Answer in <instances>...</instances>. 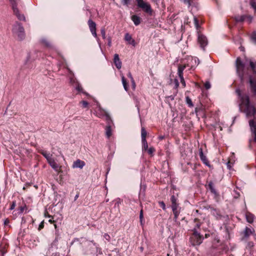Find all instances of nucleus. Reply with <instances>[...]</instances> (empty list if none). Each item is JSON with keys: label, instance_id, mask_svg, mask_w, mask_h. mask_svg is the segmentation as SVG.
I'll list each match as a JSON object with an SVG mask.
<instances>
[{"label": "nucleus", "instance_id": "f257e3e1", "mask_svg": "<svg viewBox=\"0 0 256 256\" xmlns=\"http://www.w3.org/2000/svg\"><path fill=\"white\" fill-rule=\"evenodd\" d=\"M236 92L239 96L240 102L239 108L240 112L244 113L248 118L254 117V120H250L249 124L252 134L254 141L256 142V109L250 104L249 97L246 94H242L239 89L236 90Z\"/></svg>", "mask_w": 256, "mask_h": 256}, {"label": "nucleus", "instance_id": "f03ea898", "mask_svg": "<svg viewBox=\"0 0 256 256\" xmlns=\"http://www.w3.org/2000/svg\"><path fill=\"white\" fill-rule=\"evenodd\" d=\"M236 72L243 80L245 76V70L251 71L256 76V60L254 58H246L243 63L240 58H238L236 62Z\"/></svg>", "mask_w": 256, "mask_h": 256}, {"label": "nucleus", "instance_id": "7ed1b4c3", "mask_svg": "<svg viewBox=\"0 0 256 256\" xmlns=\"http://www.w3.org/2000/svg\"><path fill=\"white\" fill-rule=\"evenodd\" d=\"M194 23L198 34V42L200 47L204 48L208 44V40L205 36L200 32V28L198 26V20L196 18H194Z\"/></svg>", "mask_w": 256, "mask_h": 256}, {"label": "nucleus", "instance_id": "20e7f679", "mask_svg": "<svg viewBox=\"0 0 256 256\" xmlns=\"http://www.w3.org/2000/svg\"><path fill=\"white\" fill-rule=\"evenodd\" d=\"M68 74V77L70 80V83L72 84L74 87L75 88V89L79 92H82L86 95H88V94L86 92H84L82 88V86L80 85V84L78 82L77 80L74 78V75L72 72L69 69L67 68Z\"/></svg>", "mask_w": 256, "mask_h": 256}, {"label": "nucleus", "instance_id": "39448f33", "mask_svg": "<svg viewBox=\"0 0 256 256\" xmlns=\"http://www.w3.org/2000/svg\"><path fill=\"white\" fill-rule=\"evenodd\" d=\"M193 233L190 238V242L193 246L200 245L202 242L203 237L200 232L194 228Z\"/></svg>", "mask_w": 256, "mask_h": 256}, {"label": "nucleus", "instance_id": "423d86ee", "mask_svg": "<svg viewBox=\"0 0 256 256\" xmlns=\"http://www.w3.org/2000/svg\"><path fill=\"white\" fill-rule=\"evenodd\" d=\"M12 32L20 40H22L25 37L24 28L18 22H16L12 28Z\"/></svg>", "mask_w": 256, "mask_h": 256}, {"label": "nucleus", "instance_id": "0eeeda50", "mask_svg": "<svg viewBox=\"0 0 256 256\" xmlns=\"http://www.w3.org/2000/svg\"><path fill=\"white\" fill-rule=\"evenodd\" d=\"M138 6L141 8L144 12L148 13L150 15L152 14V10L150 6L144 0H136Z\"/></svg>", "mask_w": 256, "mask_h": 256}, {"label": "nucleus", "instance_id": "6e6552de", "mask_svg": "<svg viewBox=\"0 0 256 256\" xmlns=\"http://www.w3.org/2000/svg\"><path fill=\"white\" fill-rule=\"evenodd\" d=\"M106 124L105 128L106 136L108 138H109L112 135V129L114 125L110 116H106Z\"/></svg>", "mask_w": 256, "mask_h": 256}, {"label": "nucleus", "instance_id": "1a4fd4ad", "mask_svg": "<svg viewBox=\"0 0 256 256\" xmlns=\"http://www.w3.org/2000/svg\"><path fill=\"white\" fill-rule=\"evenodd\" d=\"M252 16L249 14L237 16L235 17V20L236 22H247L248 24H250L252 22Z\"/></svg>", "mask_w": 256, "mask_h": 256}, {"label": "nucleus", "instance_id": "9d476101", "mask_svg": "<svg viewBox=\"0 0 256 256\" xmlns=\"http://www.w3.org/2000/svg\"><path fill=\"white\" fill-rule=\"evenodd\" d=\"M18 0H10L12 4V8L14 14L16 15L18 18L20 20H24L25 17L23 14H20L19 13L18 10L17 8V2Z\"/></svg>", "mask_w": 256, "mask_h": 256}, {"label": "nucleus", "instance_id": "9b49d317", "mask_svg": "<svg viewBox=\"0 0 256 256\" xmlns=\"http://www.w3.org/2000/svg\"><path fill=\"white\" fill-rule=\"evenodd\" d=\"M146 131L145 130L144 128H142L141 132V136L142 142V150L143 152H146V150L148 149V144L146 140Z\"/></svg>", "mask_w": 256, "mask_h": 256}, {"label": "nucleus", "instance_id": "f8f14e48", "mask_svg": "<svg viewBox=\"0 0 256 256\" xmlns=\"http://www.w3.org/2000/svg\"><path fill=\"white\" fill-rule=\"evenodd\" d=\"M88 24L89 26V28L90 32L92 36L96 38V40L99 44L100 47V39L97 36V34L96 32V24L92 20H89L88 21Z\"/></svg>", "mask_w": 256, "mask_h": 256}, {"label": "nucleus", "instance_id": "ddd939ff", "mask_svg": "<svg viewBox=\"0 0 256 256\" xmlns=\"http://www.w3.org/2000/svg\"><path fill=\"white\" fill-rule=\"evenodd\" d=\"M96 106H97L94 110L96 116L99 118L105 116L106 120V116H110L106 110L100 108L98 102H96Z\"/></svg>", "mask_w": 256, "mask_h": 256}, {"label": "nucleus", "instance_id": "4468645a", "mask_svg": "<svg viewBox=\"0 0 256 256\" xmlns=\"http://www.w3.org/2000/svg\"><path fill=\"white\" fill-rule=\"evenodd\" d=\"M88 248H86L84 252V254L88 255L92 254L94 252L95 248H97V244L94 242V241L88 242L87 244Z\"/></svg>", "mask_w": 256, "mask_h": 256}, {"label": "nucleus", "instance_id": "2eb2a0df", "mask_svg": "<svg viewBox=\"0 0 256 256\" xmlns=\"http://www.w3.org/2000/svg\"><path fill=\"white\" fill-rule=\"evenodd\" d=\"M85 164H86L84 162L78 159L73 162L72 166L74 168H80L82 169L85 166Z\"/></svg>", "mask_w": 256, "mask_h": 256}, {"label": "nucleus", "instance_id": "dca6fc26", "mask_svg": "<svg viewBox=\"0 0 256 256\" xmlns=\"http://www.w3.org/2000/svg\"><path fill=\"white\" fill-rule=\"evenodd\" d=\"M250 90L254 95L256 94V80H254L252 77L250 78Z\"/></svg>", "mask_w": 256, "mask_h": 256}, {"label": "nucleus", "instance_id": "f3484780", "mask_svg": "<svg viewBox=\"0 0 256 256\" xmlns=\"http://www.w3.org/2000/svg\"><path fill=\"white\" fill-rule=\"evenodd\" d=\"M48 163L56 172H59L60 167L56 163L53 158L48 162Z\"/></svg>", "mask_w": 256, "mask_h": 256}, {"label": "nucleus", "instance_id": "a211bd4d", "mask_svg": "<svg viewBox=\"0 0 256 256\" xmlns=\"http://www.w3.org/2000/svg\"><path fill=\"white\" fill-rule=\"evenodd\" d=\"M114 62L117 68L120 69L122 68V62L119 58L118 54H114Z\"/></svg>", "mask_w": 256, "mask_h": 256}, {"label": "nucleus", "instance_id": "6ab92c4d", "mask_svg": "<svg viewBox=\"0 0 256 256\" xmlns=\"http://www.w3.org/2000/svg\"><path fill=\"white\" fill-rule=\"evenodd\" d=\"M124 40L128 42L129 44H132L133 46H135V40L132 38V36L129 34L126 33L125 34Z\"/></svg>", "mask_w": 256, "mask_h": 256}, {"label": "nucleus", "instance_id": "aec40b11", "mask_svg": "<svg viewBox=\"0 0 256 256\" xmlns=\"http://www.w3.org/2000/svg\"><path fill=\"white\" fill-rule=\"evenodd\" d=\"M39 152L46 159L48 162L52 159V154L44 150H40Z\"/></svg>", "mask_w": 256, "mask_h": 256}, {"label": "nucleus", "instance_id": "412c9836", "mask_svg": "<svg viewBox=\"0 0 256 256\" xmlns=\"http://www.w3.org/2000/svg\"><path fill=\"white\" fill-rule=\"evenodd\" d=\"M131 20L134 22L135 26H137L140 24L141 18L137 15L134 14L131 16Z\"/></svg>", "mask_w": 256, "mask_h": 256}, {"label": "nucleus", "instance_id": "4be33fe9", "mask_svg": "<svg viewBox=\"0 0 256 256\" xmlns=\"http://www.w3.org/2000/svg\"><path fill=\"white\" fill-rule=\"evenodd\" d=\"M200 160L202 161V162L205 164H206V166L210 167V164H209V162H208L206 157L205 156H204L202 149H200Z\"/></svg>", "mask_w": 256, "mask_h": 256}, {"label": "nucleus", "instance_id": "5701e85b", "mask_svg": "<svg viewBox=\"0 0 256 256\" xmlns=\"http://www.w3.org/2000/svg\"><path fill=\"white\" fill-rule=\"evenodd\" d=\"M36 54V52H31L30 53H28L26 58V63L28 62L30 60H34L35 58H36L38 57V56H35Z\"/></svg>", "mask_w": 256, "mask_h": 256}, {"label": "nucleus", "instance_id": "b1692460", "mask_svg": "<svg viewBox=\"0 0 256 256\" xmlns=\"http://www.w3.org/2000/svg\"><path fill=\"white\" fill-rule=\"evenodd\" d=\"M58 248V244H54V242H52V243L50 244V246L49 248L48 251L46 254V256H48V254H50L54 250H56Z\"/></svg>", "mask_w": 256, "mask_h": 256}, {"label": "nucleus", "instance_id": "393cba45", "mask_svg": "<svg viewBox=\"0 0 256 256\" xmlns=\"http://www.w3.org/2000/svg\"><path fill=\"white\" fill-rule=\"evenodd\" d=\"M18 214H22L23 212L26 213L28 212V208L26 204L22 205L19 206L17 210Z\"/></svg>", "mask_w": 256, "mask_h": 256}, {"label": "nucleus", "instance_id": "a878e982", "mask_svg": "<svg viewBox=\"0 0 256 256\" xmlns=\"http://www.w3.org/2000/svg\"><path fill=\"white\" fill-rule=\"evenodd\" d=\"M40 42L42 44L44 45L48 48H52V46L50 42H49L46 38H42L41 39Z\"/></svg>", "mask_w": 256, "mask_h": 256}, {"label": "nucleus", "instance_id": "bb28decb", "mask_svg": "<svg viewBox=\"0 0 256 256\" xmlns=\"http://www.w3.org/2000/svg\"><path fill=\"white\" fill-rule=\"evenodd\" d=\"M186 65H180L178 67V76H183V71L186 68Z\"/></svg>", "mask_w": 256, "mask_h": 256}, {"label": "nucleus", "instance_id": "cd10ccee", "mask_svg": "<svg viewBox=\"0 0 256 256\" xmlns=\"http://www.w3.org/2000/svg\"><path fill=\"white\" fill-rule=\"evenodd\" d=\"M122 80L124 88V90L127 92L128 90V84L126 82V78H124L123 75H122Z\"/></svg>", "mask_w": 256, "mask_h": 256}, {"label": "nucleus", "instance_id": "c85d7f7f", "mask_svg": "<svg viewBox=\"0 0 256 256\" xmlns=\"http://www.w3.org/2000/svg\"><path fill=\"white\" fill-rule=\"evenodd\" d=\"M247 221L250 223H252L254 221V216L251 214H246Z\"/></svg>", "mask_w": 256, "mask_h": 256}, {"label": "nucleus", "instance_id": "c756f323", "mask_svg": "<svg viewBox=\"0 0 256 256\" xmlns=\"http://www.w3.org/2000/svg\"><path fill=\"white\" fill-rule=\"evenodd\" d=\"M186 104L188 106H190V107L194 106V104L192 101V100L190 99V98L189 96H186Z\"/></svg>", "mask_w": 256, "mask_h": 256}, {"label": "nucleus", "instance_id": "7c9ffc66", "mask_svg": "<svg viewBox=\"0 0 256 256\" xmlns=\"http://www.w3.org/2000/svg\"><path fill=\"white\" fill-rule=\"evenodd\" d=\"M252 232L250 228L246 227L244 230V235L246 236H248L250 234H251Z\"/></svg>", "mask_w": 256, "mask_h": 256}, {"label": "nucleus", "instance_id": "2f4dec72", "mask_svg": "<svg viewBox=\"0 0 256 256\" xmlns=\"http://www.w3.org/2000/svg\"><path fill=\"white\" fill-rule=\"evenodd\" d=\"M250 39L254 43L256 44V32H253L251 34Z\"/></svg>", "mask_w": 256, "mask_h": 256}, {"label": "nucleus", "instance_id": "473e14b6", "mask_svg": "<svg viewBox=\"0 0 256 256\" xmlns=\"http://www.w3.org/2000/svg\"><path fill=\"white\" fill-rule=\"evenodd\" d=\"M155 151V150L154 148L150 147L148 148V149L146 150L148 154L150 156H153L154 152Z\"/></svg>", "mask_w": 256, "mask_h": 256}, {"label": "nucleus", "instance_id": "72a5a7b5", "mask_svg": "<svg viewBox=\"0 0 256 256\" xmlns=\"http://www.w3.org/2000/svg\"><path fill=\"white\" fill-rule=\"evenodd\" d=\"M172 211H173L174 214V220H176L178 218V216L179 215L180 210L178 209H177V210H172Z\"/></svg>", "mask_w": 256, "mask_h": 256}, {"label": "nucleus", "instance_id": "f704fd0d", "mask_svg": "<svg viewBox=\"0 0 256 256\" xmlns=\"http://www.w3.org/2000/svg\"><path fill=\"white\" fill-rule=\"evenodd\" d=\"M80 104H82V106L83 108H87L88 106V103L84 100H82L80 102Z\"/></svg>", "mask_w": 256, "mask_h": 256}, {"label": "nucleus", "instance_id": "c9c22d12", "mask_svg": "<svg viewBox=\"0 0 256 256\" xmlns=\"http://www.w3.org/2000/svg\"><path fill=\"white\" fill-rule=\"evenodd\" d=\"M143 218H144L143 211H142V210H141L140 212V224L142 226L143 225V223H142Z\"/></svg>", "mask_w": 256, "mask_h": 256}, {"label": "nucleus", "instance_id": "e433bc0d", "mask_svg": "<svg viewBox=\"0 0 256 256\" xmlns=\"http://www.w3.org/2000/svg\"><path fill=\"white\" fill-rule=\"evenodd\" d=\"M56 236L53 242H54V244H58V240H60V238L59 234L57 232H56Z\"/></svg>", "mask_w": 256, "mask_h": 256}, {"label": "nucleus", "instance_id": "4c0bfd02", "mask_svg": "<svg viewBox=\"0 0 256 256\" xmlns=\"http://www.w3.org/2000/svg\"><path fill=\"white\" fill-rule=\"evenodd\" d=\"M180 78V82L182 83V86L184 87H185L186 86V82H185V81H184V78L183 77V76H179Z\"/></svg>", "mask_w": 256, "mask_h": 256}, {"label": "nucleus", "instance_id": "58836bf2", "mask_svg": "<svg viewBox=\"0 0 256 256\" xmlns=\"http://www.w3.org/2000/svg\"><path fill=\"white\" fill-rule=\"evenodd\" d=\"M197 220H198L197 218L194 219V222H196V227L194 228H200V224L199 222H197ZM196 230H197V229H196Z\"/></svg>", "mask_w": 256, "mask_h": 256}, {"label": "nucleus", "instance_id": "ea45409f", "mask_svg": "<svg viewBox=\"0 0 256 256\" xmlns=\"http://www.w3.org/2000/svg\"><path fill=\"white\" fill-rule=\"evenodd\" d=\"M100 31H101V34H102V38L104 39H105L106 38V31H105L104 28H102Z\"/></svg>", "mask_w": 256, "mask_h": 256}, {"label": "nucleus", "instance_id": "a19ab883", "mask_svg": "<svg viewBox=\"0 0 256 256\" xmlns=\"http://www.w3.org/2000/svg\"><path fill=\"white\" fill-rule=\"evenodd\" d=\"M130 0H122V2L123 5L128 6L129 4Z\"/></svg>", "mask_w": 256, "mask_h": 256}, {"label": "nucleus", "instance_id": "79ce46f5", "mask_svg": "<svg viewBox=\"0 0 256 256\" xmlns=\"http://www.w3.org/2000/svg\"><path fill=\"white\" fill-rule=\"evenodd\" d=\"M210 86H210V82H205V84H204V87H205V88L206 89L208 90V89L210 88Z\"/></svg>", "mask_w": 256, "mask_h": 256}, {"label": "nucleus", "instance_id": "37998d69", "mask_svg": "<svg viewBox=\"0 0 256 256\" xmlns=\"http://www.w3.org/2000/svg\"><path fill=\"white\" fill-rule=\"evenodd\" d=\"M171 202H172V204L176 203V198H175V196H172Z\"/></svg>", "mask_w": 256, "mask_h": 256}, {"label": "nucleus", "instance_id": "c03bdc74", "mask_svg": "<svg viewBox=\"0 0 256 256\" xmlns=\"http://www.w3.org/2000/svg\"><path fill=\"white\" fill-rule=\"evenodd\" d=\"M172 210L178 209V204H177V203L172 204Z\"/></svg>", "mask_w": 256, "mask_h": 256}, {"label": "nucleus", "instance_id": "a18cd8bd", "mask_svg": "<svg viewBox=\"0 0 256 256\" xmlns=\"http://www.w3.org/2000/svg\"><path fill=\"white\" fill-rule=\"evenodd\" d=\"M16 207V202H13L12 204H11L10 206V210H14Z\"/></svg>", "mask_w": 256, "mask_h": 256}, {"label": "nucleus", "instance_id": "49530a36", "mask_svg": "<svg viewBox=\"0 0 256 256\" xmlns=\"http://www.w3.org/2000/svg\"><path fill=\"white\" fill-rule=\"evenodd\" d=\"M104 238L106 240H108H108H110V236L108 234H105L104 235Z\"/></svg>", "mask_w": 256, "mask_h": 256}, {"label": "nucleus", "instance_id": "de8ad7c7", "mask_svg": "<svg viewBox=\"0 0 256 256\" xmlns=\"http://www.w3.org/2000/svg\"><path fill=\"white\" fill-rule=\"evenodd\" d=\"M131 81V82H132V88L134 90L136 88V83H135V82H134V80H132Z\"/></svg>", "mask_w": 256, "mask_h": 256}, {"label": "nucleus", "instance_id": "09e8293b", "mask_svg": "<svg viewBox=\"0 0 256 256\" xmlns=\"http://www.w3.org/2000/svg\"><path fill=\"white\" fill-rule=\"evenodd\" d=\"M44 226V222H40V224L39 225L38 230H40L41 229L43 228Z\"/></svg>", "mask_w": 256, "mask_h": 256}, {"label": "nucleus", "instance_id": "8fccbe9b", "mask_svg": "<svg viewBox=\"0 0 256 256\" xmlns=\"http://www.w3.org/2000/svg\"><path fill=\"white\" fill-rule=\"evenodd\" d=\"M127 76L128 78H129L130 80H134L132 76V74L130 72H128V74H127Z\"/></svg>", "mask_w": 256, "mask_h": 256}, {"label": "nucleus", "instance_id": "3c124183", "mask_svg": "<svg viewBox=\"0 0 256 256\" xmlns=\"http://www.w3.org/2000/svg\"><path fill=\"white\" fill-rule=\"evenodd\" d=\"M108 45L109 46H112V41H111V38H108Z\"/></svg>", "mask_w": 256, "mask_h": 256}, {"label": "nucleus", "instance_id": "603ef678", "mask_svg": "<svg viewBox=\"0 0 256 256\" xmlns=\"http://www.w3.org/2000/svg\"><path fill=\"white\" fill-rule=\"evenodd\" d=\"M174 84H175V87L176 88H177L178 86V82L177 80H174Z\"/></svg>", "mask_w": 256, "mask_h": 256}, {"label": "nucleus", "instance_id": "864d4df0", "mask_svg": "<svg viewBox=\"0 0 256 256\" xmlns=\"http://www.w3.org/2000/svg\"><path fill=\"white\" fill-rule=\"evenodd\" d=\"M161 206L162 207L163 209L165 208V204L163 202H161Z\"/></svg>", "mask_w": 256, "mask_h": 256}, {"label": "nucleus", "instance_id": "5fc2aeb1", "mask_svg": "<svg viewBox=\"0 0 256 256\" xmlns=\"http://www.w3.org/2000/svg\"><path fill=\"white\" fill-rule=\"evenodd\" d=\"M161 206L162 207L163 209L165 208V204L163 202H161Z\"/></svg>", "mask_w": 256, "mask_h": 256}, {"label": "nucleus", "instance_id": "6e6d98bb", "mask_svg": "<svg viewBox=\"0 0 256 256\" xmlns=\"http://www.w3.org/2000/svg\"><path fill=\"white\" fill-rule=\"evenodd\" d=\"M48 222H49L50 223H51V224H52V223H54V220H52V219H50V220H49Z\"/></svg>", "mask_w": 256, "mask_h": 256}, {"label": "nucleus", "instance_id": "4d7b16f0", "mask_svg": "<svg viewBox=\"0 0 256 256\" xmlns=\"http://www.w3.org/2000/svg\"><path fill=\"white\" fill-rule=\"evenodd\" d=\"M52 256H56L57 255V253L56 252H52Z\"/></svg>", "mask_w": 256, "mask_h": 256}, {"label": "nucleus", "instance_id": "13d9d810", "mask_svg": "<svg viewBox=\"0 0 256 256\" xmlns=\"http://www.w3.org/2000/svg\"><path fill=\"white\" fill-rule=\"evenodd\" d=\"M8 222V220H6L4 222V224L6 225Z\"/></svg>", "mask_w": 256, "mask_h": 256}, {"label": "nucleus", "instance_id": "bf43d9fd", "mask_svg": "<svg viewBox=\"0 0 256 256\" xmlns=\"http://www.w3.org/2000/svg\"><path fill=\"white\" fill-rule=\"evenodd\" d=\"M119 202H120V200H118L116 202V204H115L116 205V204H117L118 206Z\"/></svg>", "mask_w": 256, "mask_h": 256}, {"label": "nucleus", "instance_id": "052dcab7", "mask_svg": "<svg viewBox=\"0 0 256 256\" xmlns=\"http://www.w3.org/2000/svg\"><path fill=\"white\" fill-rule=\"evenodd\" d=\"M54 226L55 228L56 229L57 226H56V224H54Z\"/></svg>", "mask_w": 256, "mask_h": 256}, {"label": "nucleus", "instance_id": "680f3d73", "mask_svg": "<svg viewBox=\"0 0 256 256\" xmlns=\"http://www.w3.org/2000/svg\"><path fill=\"white\" fill-rule=\"evenodd\" d=\"M140 250H141V251H142V250H143V248H142V247H140Z\"/></svg>", "mask_w": 256, "mask_h": 256}, {"label": "nucleus", "instance_id": "e2e57ef3", "mask_svg": "<svg viewBox=\"0 0 256 256\" xmlns=\"http://www.w3.org/2000/svg\"><path fill=\"white\" fill-rule=\"evenodd\" d=\"M209 186H210V188H211L212 187V184H209Z\"/></svg>", "mask_w": 256, "mask_h": 256}, {"label": "nucleus", "instance_id": "0e129e2a", "mask_svg": "<svg viewBox=\"0 0 256 256\" xmlns=\"http://www.w3.org/2000/svg\"><path fill=\"white\" fill-rule=\"evenodd\" d=\"M78 197V195H76V197H75V199H76Z\"/></svg>", "mask_w": 256, "mask_h": 256}, {"label": "nucleus", "instance_id": "69168bd1", "mask_svg": "<svg viewBox=\"0 0 256 256\" xmlns=\"http://www.w3.org/2000/svg\"><path fill=\"white\" fill-rule=\"evenodd\" d=\"M252 7H254V8L256 10V7H254V5H252Z\"/></svg>", "mask_w": 256, "mask_h": 256}]
</instances>
